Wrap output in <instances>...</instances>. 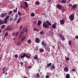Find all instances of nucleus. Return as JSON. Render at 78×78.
Masks as SVG:
<instances>
[{"instance_id":"f257e3e1","label":"nucleus","mask_w":78,"mask_h":78,"mask_svg":"<svg viewBox=\"0 0 78 78\" xmlns=\"http://www.w3.org/2000/svg\"><path fill=\"white\" fill-rule=\"evenodd\" d=\"M46 22L43 23V27L44 28L47 29V28H49V26H51V23H50V22L48 20H47Z\"/></svg>"},{"instance_id":"f03ea898","label":"nucleus","mask_w":78,"mask_h":78,"mask_svg":"<svg viewBox=\"0 0 78 78\" xmlns=\"http://www.w3.org/2000/svg\"><path fill=\"white\" fill-rule=\"evenodd\" d=\"M9 16H7L5 17L4 20H2L3 24L5 23H8V21L9 19Z\"/></svg>"},{"instance_id":"7ed1b4c3","label":"nucleus","mask_w":78,"mask_h":78,"mask_svg":"<svg viewBox=\"0 0 78 78\" xmlns=\"http://www.w3.org/2000/svg\"><path fill=\"white\" fill-rule=\"evenodd\" d=\"M6 17L7 16V13H3L1 14L0 15V17L2 18H4L5 17Z\"/></svg>"},{"instance_id":"20e7f679","label":"nucleus","mask_w":78,"mask_h":78,"mask_svg":"<svg viewBox=\"0 0 78 78\" xmlns=\"http://www.w3.org/2000/svg\"><path fill=\"white\" fill-rule=\"evenodd\" d=\"M69 18L70 20H73L75 18L73 15L71 14L69 16Z\"/></svg>"},{"instance_id":"39448f33","label":"nucleus","mask_w":78,"mask_h":78,"mask_svg":"<svg viewBox=\"0 0 78 78\" xmlns=\"http://www.w3.org/2000/svg\"><path fill=\"white\" fill-rule=\"evenodd\" d=\"M41 44L42 46H43V47H44V48H46L47 47V43L44 41L41 42Z\"/></svg>"},{"instance_id":"423d86ee","label":"nucleus","mask_w":78,"mask_h":78,"mask_svg":"<svg viewBox=\"0 0 78 78\" xmlns=\"http://www.w3.org/2000/svg\"><path fill=\"white\" fill-rule=\"evenodd\" d=\"M60 23L61 25H64L65 23V20L64 19L61 20L60 21Z\"/></svg>"},{"instance_id":"0eeeda50","label":"nucleus","mask_w":78,"mask_h":78,"mask_svg":"<svg viewBox=\"0 0 78 78\" xmlns=\"http://www.w3.org/2000/svg\"><path fill=\"white\" fill-rule=\"evenodd\" d=\"M59 36L60 37L61 40H62V41H65V38H64V36H62V34H60L59 35Z\"/></svg>"},{"instance_id":"6e6552de","label":"nucleus","mask_w":78,"mask_h":78,"mask_svg":"<svg viewBox=\"0 0 78 78\" xmlns=\"http://www.w3.org/2000/svg\"><path fill=\"white\" fill-rule=\"evenodd\" d=\"M12 28L11 26H8L7 27V28L5 29V30H12Z\"/></svg>"},{"instance_id":"1a4fd4ad","label":"nucleus","mask_w":78,"mask_h":78,"mask_svg":"<svg viewBox=\"0 0 78 78\" xmlns=\"http://www.w3.org/2000/svg\"><path fill=\"white\" fill-rule=\"evenodd\" d=\"M41 23H42V22L41 21V20H38L37 23V25H38V26H40Z\"/></svg>"},{"instance_id":"9d476101","label":"nucleus","mask_w":78,"mask_h":78,"mask_svg":"<svg viewBox=\"0 0 78 78\" xmlns=\"http://www.w3.org/2000/svg\"><path fill=\"white\" fill-rule=\"evenodd\" d=\"M64 71L66 72H69V69L67 67H66L64 68Z\"/></svg>"},{"instance_id":"9b49d317","label":"nucleus","mask_w":78,"mask_h":78,"mask_svg":"<svg viewBox=\"0 0 78 78\" xmlns=\"http://www.w3.org/2000/svg\"><path fill=\"white\" fill-rule=\"evenodd\" d=\"M35 42L36 43H39V42H40V40H39V39L38 38H36L35 39Z\"/></svg>"},{"instance_id":"f8f14e48","label":"nucleus","mask_w":78,"mask_h":78,"mask_svg":"<svg viewBox=\"0 0 78 78\" xmlns=\"http://www.w3.org/2000/svg\"><path fill=\"white\" fill-rule=\"evenodd\" d=\"M77 7V5L76 4L73 5L72 6V9H75Z\"/></svg>"},{"instance_id":"ddd939ff","label":"nucleus","mask_w":78,"mask_h":78,"mask_svg":"<svg viewBox=\"0 0 78 78\" xmlns=\"http://www.w3.org/2000/svg\"><path fill=\"white\" fill-rule=\"evenodd\" d=\"M56 7L59 8L60 9H62V7L61 5H56Z\"/></svg>"},{"instance_id":"4468645a","label":"nucleus","mask_w":78,"mask_h":78,"mask_svg":"<svg viewBox=\"0 0 78 78\" xmlns=\"http://www.w3.org/2000/svg\"><path fill=\"white\" fill-rule=\"evenodd\" d=\"M52 28L53 29H56V26L54 24H53L52 25Z\"/></svg>"},{"instance_id":"2eb2a0df","label":"nucleus","mask_w":78,"mask_h":78,"mask_svg":"<svg viewBox=\"0 0 78 78\" xmlns=\"http://www.w3.org/2000/svg\"><path fill=\"white\" fill-rule=\"evenodd\" d=\"M55 66H51L50 67V70H54V69H55Z\"/></svg>"},{"instance_id":"dca6fc26","label":"nucleus","mask_w":78,"mask_h":78,"mask_svg":"<svg viewBox=\"0 0 78 78\" xmlns=\"http://www.w3.org/2000/svg\"><path fill=\"white\" fill-rule=\"evenodd\" d=\"M34 59H38V55H36L34 57Z\"/></svg>"},{"instance_id":"f3484780","label":"nucleus","mask_w":78,"mask_h":78,"mask_svg":"<svg viewBox=\"0 0 78 78\" xmlns=\"http://www.w3.org/2000/svg\"><path fill=\"white\" fill-rule=\"evenodd\" d=\"M24 4L26 7H27V8H28V3H27L26 2H24Z\"/></svg>"},{"instance_id":"a211bd4d","label":"nucleus","mask_w":78,"mask_h":78,"mask_svg":"<svg viewBox=\"0 0 78 78\" xmlns=\"http://www.w3.org/2000/svg\"><path fill=\"white\" fill-rule=\"evenodd\" d=\"M66 78H70V75H69V74H67L66 75Z\"/></svg>"},{"instance_id":"6ab92c4d","label":"nucleus","mask_w":78,"mask_h":78,"mask_svg":"<svg viewBox=\"0 0 78 78\" xmlns=\"http://www.w3.org/2000/svg\"><path fill=\"white\" fill-rule=\"evenodd\" d=\"M20 20H21V18H20L18 20V21L16 22V23L17 24L18 23H20Z\"/></svg>"},{"instance_id":"aec40b11","label":"nucleus","mask_w":78,"mask_h":78,"mask_svg":"<svg viewBox=\"0 0 78 78\" xmlns=\"http://www.w3.org/2000/svg\"><path fill=\"white\" fill-rule=\"evenodd\" d=\"M25 56H26V53H24L23 55L21 57V58H25Z\"/></svg>"},{"instance_id":"412c9836","label":"nucleus","mask_w":78,"mask_h":78,"mask_svg":"<svg viewBox=\"0 0 78 78\" xmlns=\"http://www.w3.org/2000/svg\"><path fill=\"white\" fill-rule=\"evenodd\" d=\"M62 3H63L65 4L66 3V0H62Z\"/></svg>"},{"instance_id":"4be33fe9","label":"nucleus","mask_w":78,"mask_h":78,"mask_svg":"<svg viewBox=\"0 0 78 78\" xmlns=\"http://www.w3.org/2000/svg\"><path fill=\"white\" fill-rule=\"evenodd\" d=\"M46 48L47 51L49 52H50V48H48V47H47V48L46 47Z\"/></svg>"},{"instance_id":"5701e85b","label":"nucleus","mask_w":78,"mask_h":78,"mask_svg":"<svg viewBox=\"0 0 78 78\" xmlns=\"http://www.w3.org/2000/svg\"><path fill=\"white\" fill-rule=\"evenodd\" d=\"M26 58H28V59H30V58H31V57H30V56L27 55L26 54Z\"/></svg>"},{"instance_id":"b1692460","label":"nucleus","mask_w":78,"mask_h":78,"mask_svg":"<svg viewBox=\"0 0 78 78\" xmlns=\"http://www.w3.org/2000/svg\"><path fill=\"white\" fill-rule=\"evenodd\" d=\"M69 44L70 46L72 45V41H68Z\"/></svg>"},{"instance_id":"393cba45","label":"nucleus","mask_w":78,"mask_h":78,"mask_svg":"<svg viewBox=\"0 0 78 78\" xmlns=\"http://www.w3.org/2000/svg\"><path fill=\"white\" fill-rule=\"evenodd\" d=\"M36 76H37V78H39L40 77V75H39V73H37L36 74Z\"/></svg>"},{"instance_id":"a878e982","label":"nucleus","mask_w":78,"mask_h":78,"mask_svg":"<svg viewBox=\"0 0 78 78\" xmlns=\"http://www.w3.org/2000/svg\"><path fill=\"white\" fill-rule=\"evenodd\" d=\"M51 63H49L47 65V66L48 67H51Z\"/></svg>"},{"instance_id":"bb28decb","label":"nucleus","mask_w":78,"mask_h":78,"mask_svg":"<svg viewBox=\"0 0 78 78\" xmlns=\"http://www.w3.org/2000/svg\"><path fill=\"white\" fill-rule=\"evenodd\" d=\"M39 51L40 52H44V49L42 48H40Z\"/></svg>"},{"instance_id":"cd10ccee","label":"nucleus","mask_w":78,"mask_h":78,"mask_svg":"<svg viewBox=\"0 0 78 78\" xmlns=\"http://www.w3.org/2000/svg\"><path fill=\"white\" fill-rule=\"evenodd\" d=\"M34 13L32 12L31 13V17H34L35 16Z\"/></svg>"},{"instance_id":"c85d7f7f","label":"nucleus","mask_w":78,"mask_h":78,"mask_svg":"<svg viewBox=\"0 0 78 78\" xmlns=\"http://www.w3.org/2000/svg\"><path fill=\"white\" fill-rule=\"evenodd\" d=\"M36 5H39L40 4L39 2H36L35 3Z\"/></svg>"},{"instance_id":"c756f323","label":"nucleus","mask_w":78,"mask_h":78,"mask_svg":"<svg viewBox=\"0 0 78 78\" xmlns=\"http://www.w3.org/2000/svg\"><path fill=\"white\" fill-rule=\"evenodd\" d=\"M5 37L6 38V37H7V36H8V34L7 33H5Z\"/></svg>"},{"instance_id":"7c9ffc66","label":"nucleus","mask_w":78,"mask_h":78,"mask_svg":"<svg viewBox=\"0 0 78 78\" xmlns=\"http://www.w3.org/2000/svg\"><path fill=\"white\" fill-rule=\"evenodd\" d=\"M5 26L4 25H3L1 26V28L2 29H4V28H5Z\"/></svg>"},{"instance_id":"2f4dec72","label":"nucleus","mask_w":78,"mask_h":78,"mask_svg":"<svg viewBox=\"0 0 78 78\" xmlns=\"http://www.w3.org/2000/svg\"><path fill=\"white\" fill-rule=\"evenodd\" d=\"M2 24H3V20H0V25H2Z\"/></svg>"},{"instance_id":"473e14b6","label":"nucleus","mask_w":78,"mask_h":78,"mask_svg":"<svg viewBox=\"0 0 78 78\" xmlns=\"http://www.w3.org/2000/svg\"><path fill=\"white\" fill-rule=\"evenodd\" d=\"M19 34V32H17L16 34V35H15V37H17V35Z\"/></svg>"},{"instance_id":"72a5a7b5","label":"nucleus","mask_w":78,"mask_h":78,"mask_svg":"<svg viewBox=\"0 0 78 78\" xmlns=\"http://www.w3.org/2000/svg\"><path fill=\"white\" fill-rule=\"evenodd\" d=\"M23 36L22 35H20L19 37V39H21L22 37H23Z\"/></svg>"},{"instance_id":"f704fd0d","label":"nucleus","mask_w":78,"mask_h":78,"mask_svg":"<svg viewBox=\"0 0 78 78\" xmlns=\"http://www.w3.org/2000/svg\"><path fill=\"white\" fill-rule=\"evenodd\" d=\"M25 39V37H23L21 39V41H23V40H24Z\"/></svg>"},{"instance_id":"c9c22d12","label":"nucleus","mask_w":78,"mask_h":78,"mask_svg":"<svg viewBox=\"0 0 78 78\" xmlns=\"http://www.w3.org/2000/svg\"><path fill=\"white\" fill-rule=\"evenodd\" d=\"M17 12V11L15 9H13V12H15V13Z\"/></svg>"},{"instance_id":"e433bc0d","label":"nucleus","mask_w":78,"mask_h":78,"mask_svg":"<svg viewBox=\"0 0 78 78\" xmlns=\"http://www.w3.org/2000/svg\"><path fill=\"white\" fill-rule=\"evenodd\" d=\"M15 57L16 58H18V55L17 54L15 55Z\"/></svg>"},{"instance_id":"4c0bfd02","label":"nucleus","mask_w":78,"mask_h":78,"mask_svg":"<svg viewBox=\"0 0 78 78\" xmlns=\"http://www.w3.org/2000/svg\"><path fill=\"white\" fill-rule=\"evenodd\" d=\"M24 32H23V31H22L20 33V34H21V35H22L23 34H24Z\"/></svg>"},{"instance_id":"58836bf2","label":"nucleus","mask_w":78,"mask_h":78,"mask_svg":"<svg viewBox=\"0 0 78 78\" xmlns=\"http://www.w3.org/2000/svg\"><path fill=\"white\" fill-rule=\"evenodd\" d=\"M27 42L28 44H30V43L31 42V41H30V40H28L27 41Z\"/></svg>"},{"instance_id":"ea45409f","label":"nucleus","mask_w":78,"mask_h":78,"mask_svg":"<svg viewBox=\"0 0 78 78\" xmlns=\"http://www.w3.org/2000/svg\"><path fill=\"white\" fill-rule=\"evenodd\" d=\"M38 50H39V48H38V47H37L35 48V50H36V51H38Z\"/></svg>"},{"instance_id":"a19ab883","label":"nucleus","mask_w":78,"mask_h":78,"mask_svg":"<svg viewBox=\"0 0 78 78\" xmlns=\"http://www.w3.org/2000/svg\"><path fill=\"white\" fill-rule=\"evenodd\" d=\"M16 44H17V45H18V46H19V45H20V44H21V43H19L18 42H17Z\"/></svg>"},{"instance_id":"79ce46f5","label":"nucleus","mask_w":78,"mask_h":78,"mask_svg":"<svg viewBox=\"0 0 78 78\" xmlns=\"http://www.w3.org/2000/svg\"><path fill=\"white\" fill-rule=\"evenodd\" d=\"M42 15H44V17H46V18L47 17V16H46V14H45V13H43L42 14Z\"/></svg>"},{"instance_id":"37998d69","label":"nucleus","mask_w":78,"mask_h":78,"mask_svg":"<svg viewBox=\"0 0 78 78\" xmlns=\"http://www.w3.org/2000/svg\"><path fill=\"white\" fill-rule=\"evenodd\" d=\"M65 59L66 61H69V58L67 57V58H66Z\"/></svg>"},{"instance_id":"c03bdc74","label":"nucleus","mask_w":78,"mask_h":78,"mask_svg":"<svg viewBox=\"0 0 78 78\" xmlns=\"http://www.w3.org/2000/svg\"><path fill=\"white\" fill-rule=\"evenodd\" d=\"M10 22H12V20H13V17H11L10 18Z\"/></svg>"},{"instance_id":"a18cd8bd","label":"nucleus","mask_w":78,"mask_h":78,"mask_svg":"<svg viewBox=\"0 0 78 78\" xmlns=\"http://www.w3.org/2000/svg\"><path fill=\"white\" fill-rule=\"evenodd\" d=\"M17 17H18V15H17V14H16L15 18H17Z\"/></svg>"},{"instance_id":"49530a36","label":"nucleus","mask_w":78,"mask_h":78,"mask_svg":"<svg viewBox=\"0 0 78 78\" xmlns=\"http://www.w3.org/2000/svg\"><path fill=\"white\" fill-rule=\"evenodd\" d=\"M28 31V29H27V28H26V29H25V30H24V31H25V32H27Z\"/></svg>"},{"instance_id":"de8ad7c7","label":"nucleus","mask_w":78,"mask_h":78,"mask_svg":"<svg viewBox=\"0 0 78 78\" xmlns=\"http://www.w3.org/2000/svg\"><path fill=\"white\" fill-rule=\"evenodd\" d=\"M18 14L19 16H20V14H21V12H20V11H18Z\"/></svg>"},{"instance_id":"09e8293b","label":"nucleus","mask_w":78,"mask_h":78,"mask_svg":"<svg viewBox=\"0 0 78 78\" xmlns=\"http://www.w3.org/2000/svg\"><path fill=\"white\" fill-rule=\"evenodd\" d=\"M22 28H23V26H20V30H21L22 29Z\"/></svg>"},{"instance_id":"8fccbe9b","label":"nucleus","mask_w":78,"mask_h":78,"mask_svg":"<svg viewBox=\"0 0 78 78\" xmlns=\"http://www.w3.org/2000/svg\"><path fill=\"white\" fill-rule=\"evenodd\" d=\"M20 64H21V66H23V62H20Z\"/></svg>"},{"instance_id":"3c124183","label":"nucleus","mask_w":78,"mask_h":78,"mask_svg":"<svg viewBox=\"0 0 78 78\" xmlns=\"http://www.w3.org/2000/svg\"><path fill=\"white\" fill-rule=\"evenodd\" d=\"M46 78H49V76L48 75H47L46 76Z\"/></svg>"},{"instance_id":"603ef678","label":"nucleus","mask_w":78,"mask_h":78,"mask_svg":"<svg viewBox=\"0 0 78 78\" xmlns=\"http://www.w3.org/2000/svg\"><path fill=\"white\" fill-rule=\"evenodd\" d=\"M68 6H72V5L71 4H69Z\"/></svg>"},{"instance_id":"864d4df0","label":"nucleus","mask_w":78,"mask_h":78,"mask_svg":"<svg viewBox=\"0 0 78 78\" xmlns=\"http://www.w3.org/2000/svg\"><path fill=\"white\" fill-rule=\"evenodd\" d=\"M34 31H38L37 29H35V28H34Z\"/></svg>"},{"instance_id":"5fc2aeb1","label":"nucleus","mask_w":78,"mask_h":78,"mask_svg":"<svg viewBox=\"0 0 78 78\" xmlns=\"http://www.w3.org/2000/svg\"><path fill=\"white\" fill-rule=\"evenodd\" d=\"M12 11H10L9 12V14H11V13H12Z\"/></svg>"},{"instance_id":"6e6d98bb","label":"nucleus","mask_w":78,"mask_h":78,"mask_svg":"<svg viewBox=\"0 0 78 78\" xmlns=\"http://www.w3.org/2000/svg\"><path fill=\"white\" fill-rule=\"evenodd\" d=\"M72 72H75L76 71V69H73L72 70Z\"/></svg>"},{"instance_id":"4d7b16f0","label":"nucleus","mask_w":78,"mask_h":78,"mask_svg":"<svg viewBox=\"0 0 78 78\" xmlns=\"http://www.w3.org/2000/svg\"><path fill=\"white\" fill-rule=\"evenodd\" d=\"M42 33H43V31H41L40 32V34H42Z\"/></svg>"},{"instance_id":"13d9d810","label":"nucleus","mask_w":78,"mask_h":78,"mask_svg":"<svg viewBox=\"0 0 78 78\" xmlns=\"http://www.w3.org/2000/svg\"><path fill=\"white\" fill-rule=\"evenodd\" d=\"M17 19V18H16L14 19L13 20V21H15V20H16Z\"/></svg>"},{"instance_id":"bf43d9fd","label":"nucleus","mask_w":78,"mask_h":78,"mask_svg":"<svg viewBox=\"0 0 78 78\" xmlns=\"http://www.w3.org/2000/svg\"><path fill=\"white\" fill-rule=\"evenodd\" d=\"M76 39H78V36H75Z\"/></svg>"},{"instance_id":"052dcab7","label":"nucleus","mask_w":78,"mask_h":78,"mask_svg":"<svg viewBox=\"0 0 78 78\" xmlns=\"http://www.w3.org/2000/svg\"><path fill=\"white\" fill-rule=\"evenodd\" d=\"M51 2V0H48V2L50 3V2Z\"/></svg>"},{"instance_id":"680f3d73","label":"nucleus","mask_w":78,"mask_h":78,"mask_svg":"<svg viewBox=\"0 0 78 78\" xmlns=\"http://www.w3.org/2000/svg\"><path fill=\"white\" fill-rule=\"evenodd\" d=\"M29 69H31L32 68V67L31 66H29L28 67Z\"/></svg>"},{"instance_id":"e2e57ef3","label":"nucleus","mask_w":78,"mask_h":78,"mask_svg":"<svg viewBox=\"0 0 78 78\" xmlns=\"http://www.w3.org/2000/svg\"><path fill=\"white\" fill-rule=\"evenodd\" d=\"M70 1H71V0H68L67 2L68 3H69L70 2Z\"/></svg>"},{"instance_id":"0e129e2a","label":"nucleus","mask_w":78,"mask_h":78,"mask_svg":"<svg viewBox=\"0 0 78 78\" xmlns=\"http://www.w3.org/2000/svg\"><path fill=\"white\" fill-rule=\"evenodd\" d=\"M38 73H39V72H40V69H38Z\"/></svg>"},{"instance_id":"69168bd1","label":"nucleus","mask_w":78,"mask_h":78,"mask_svg":"<svg viewBox=\"0 0 78 78\" xmlns=\"http://www.w3.org/2000/svg\"><path fill=\"white\" fill-rule=\"evenodd\" d=\"M54 25H55V26H56V25H57V23H55L54 24Z\"/></svg>"},{"instance_id":"338daca9","label":"nucleus","mask_w":78,"mask_h":78,"mask_svg":"<svg viewBox=\"0 0 78 78\" xmlns=\"http://www.w3.org/2000/svg\"><path fill=\"white\" fill-rule=\"evenodd\" d=\"M2 33V30H1L0 28V33Z\"/></svg>"},{"instance_id":"774afa93","label":"nucleus","mask_w":78,"mask_h":78,"mask_svg":"<svg viewBox=\"0 0 78 78\" xmlns=\"http://www.w3.org/2000/svg\"><path fill=\"white\" fill-rule=\"evenodd\" d=\"M5 69H4V68H3L2 69V70L3 71H4V70H5Z\"/></svg>"}]
</instances>
